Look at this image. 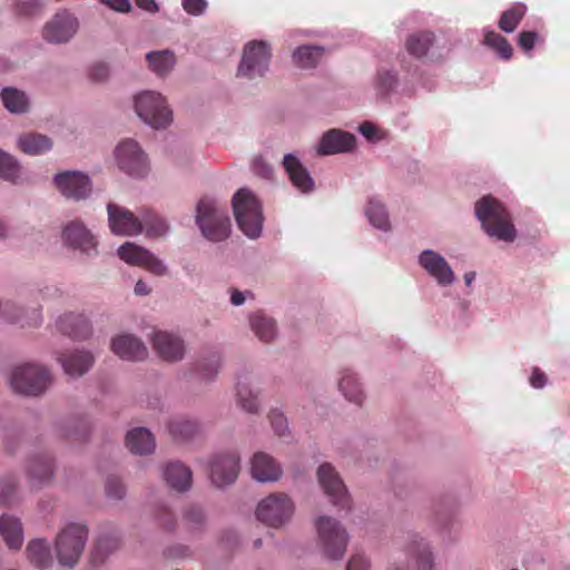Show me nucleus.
I'll list each match as a JSON object with an SVG mask.
<instances>
[{
    "instance_id": "nucleus-4",
    "label": "nucleus",
    "mask_w": 570,
    "mask_h": 570,
    "mask_svg": "<svg viewBox=\"0 0 570 570\" xmlns=\"http://www.w3.org/2000/svg\"><path fill=\"white\" fill-rule=\"evenodd\" d=\"M196 225L209 242L225 240L230 234V219L226 209L214 198H202L196 207Z\"/></svg>"
},
{
    "instance_id": "nucleus-16",
    "label": "nucleus",
    "mask_w": 570,
    "mask_h": 570,
    "mask_svg": "<svg viewBox=\"0 0 570 570\" xmlns=\"http://www.w3.org/2000/svg\"><path fill=\"white\" fill-rule=\"evenodd\" d=\"M108 225L114 235L137 236L142 233L141 212L135 215L124 206L107 204Z\"/></svg>"
},
{
    "instance_id": "nucleus-44",
    "label": "nucleus",
    "mask_w": 570,
    "mask_h": 570,
    "mask_svg": "<svg viewBox=\"0 0 570 570\" xmlns=\"http://www.w3.org/2000/svg\"><path fill=\"white\" fill-rule=\"evenodd\" d=\"M142 232L148 237H164L169 232L167 220L151 210H141Z\"/></svg>"
},
{
    "instance_id": "nucleus-39",
    "label": "nucleus",
    "mask_w": 570,
    "mask_h": 570,
    "mask_svg": "<svg viewBox=\"0 0 570 570\" xmlns=\"http://www.w3.org/2000/svg\"><path fill=\"white\" fill-rule=\"evenodd\" d=\"M364 214L372 227L385 233L392 229L389 212L377 197L368 198Z\"/></svg>"
},
{
    "instance_id": "nucleus-18",
    "label": "nucleus",
    "mask_w": 570,
    "mask_h": 570,
    "mask_svg": "<svg viewBox=\"0 0 570 570\" xmlns=\"http://www.w3.org/2000/svg\"><path fill=\"white\" fill-rule=\"evenodd\" d=\"M77 18L67 10L58 11L42 29V37L49 43H66L78 30Z\"/></svg>"
},
{
    "instance_id": "nucleus-50",
    "label": "nucleus",
    "mask_w": 570,
    "mask_h": 570,
    "mask_svg": "<svg viewBox=\"0 0 570 570\" xmlns=\"http://www.w3.org/2000/svg\"><path fill=\"white\" fill-rule=\"evenodd\" d=\"M13 11L19 17H33L40 13L43 9L41 0H14Z\"/></svg>"
},
{
    "instance_id": "nucleus-41",
    "label": "nucleus",
    "mask_w": 570,
    "mask_h": 570,
    "mask_svg": "<svg viewBox=\"0 0 570 570\" xmlns=\"http://www.w3.org/2000/svg\"><path fill=\"white\" fill-rule=\"evenodd\" d=\"M26 554L30 563L40 569L49 568L53 562L49 544L45 539L37 538L29 541Z\"/></svg>"
},
{
    "instance_id": "nucleus-5",
    "label": "nucleus",
    "mask_w": 570,
    "mask_h": 570,
    "mask_svg": "<svg viewBox=\"0 0 570 570\" xmlns=\"http://www.w3.org/2000/svg\"><path fill=\"white\" fill-rule=\"evenodd\" d=\"M238 228L250 239L262 235L264 216L262 204L248 188L238 189L232 199Z\"/></svg>"
},
{
    "instance_id": "nucleus-53",
    "label": "nucleus",
    "mask_w": 570,
    "mask_h": 570,
    "mask_svg": "<svg viewBox=\"0 0 570 570\" xmlns=\"http://www.w3.org/2000/svg\"><path fill=\"white\" fill-rule=\"evenodd\" d=\"M106 494L109 499L121 500L126 495V488L117 476H109L106 481Z\"/></svg>"
},
{
    "instance_id": "nucleus-48",
    "label": "nucleus",
    "mask_w": 570,
    "mask_h": 570,
    "mask_svg": "<svg viewBox=\"0 0 570 570\" xmlns=\"http://www.w3.org/2000/svg\"><path fill=\"white\" fill-rule=\"evenodd\" d=\"M21 176V166L16 157L0 149V179L17 183Z\"/></svg>"
},
{
    "instance_id": "nucleus-31",
    "label": "nucleus",
    "mask_w": 570,
    "mask_h": 570,
    "mask_svg": "<svg viewBox=\"0 0 570 570\" xmlns=\"http://www.w3.org/2000/svg\"><path fill=\"white\" fill-rule=\"evenodd\" d=\"M0 98L6 110L12 115H26L31 110L32 102L29 94L17 87H3Z\"/></svg>"
},
{
    "instance_id": "nucleus-8",
    "label": "nucleus",
    "mask_w": 570,
    "mask_h": 570,
    "mask_svg": "<svg viewBox=\"0 0 570 570\" xmlns=\"http://www.w3.org/2000/svg\"><path fill=\"white\" fill-rule=\"evenodd\" d=\"M137 116L155 129H165L173 122V111L167 99L155 90H144L134 96Z\"/></svg>"
},
{
    "instance_id": "nucleus-46",
    "label": "nucleus",
    "mask_w": 570,
    "mask_h": 570,
    "mask_svg": "<svg viewBox=\"0 0 570 570\" xmlns=\"http://www.w3.org/2000/svg\"><path fill=\"white\" fill-rule=\"evenodd\" d=\"M525 12L527 6L524 3H514L511 8L502 12L498 22L499 28L507 33L513 32L524 17Z\"/></svg>"
},
{
    "instance_id": "nucleus-25",
    "label": "nucleus",
    "mask_w": 570,
    "mask_h": 570,
    "mask_svg": "<svg viewBox=\"0 0 570 570\" xmlns=\"http://www.w3.org/2000/svg\"><path fill=\"white\" fill-rule=\"evenodd\" d=\"M250 474L259 483H275L283 475V466L274 456L259 451L252 456Z\"/></svg>"
},
{
    "instance_id": "nucleus-52",
    "label": "nucleus",
    "mask_w": 570,
    "mask_h": 570,
    "mask_svg": "<svg viewBox=\"0 0 570 570\" xmlns=\"http://www.w3.org/2000/svg\"><path fill=\"white\" fill-rule=\"evenodd\" d=\"M268 419L274 433L279 438L289 435L288 422L284 413L279 409H272Z\"/></svg>"
},
{
    "instance_id": "nucleus-59",
    "label": "nucleus",
    "mask_w": 570,
    "mask_h": 570,
    "mask_svg": "<svg viewBox=\"0 0 570 570\" xmlns=\"http://www.w3.org/2000/svg\"><path fill=\"white\" fill-rule=\"evenodd\" d=\"M346 570H370V560L364 554L356 553L348 560Z\"/></svg>"
},
{
    "instance_id": "nucleus-30",
    "label": "nucleus",
    "mask_w": 570,
    "mask_h": 570,
    "mask_svg": "<svg viewBox=\"0 0 570 570\" xmlns=\"http://www.w3.org/2000/svg\"><path fill=\"white\" fill-rule=\"evenodd\" d=\"M163 478L177 492H186L191 488V470L181 462L167 463L163 469Z\"/></svg>"
},
{
    "instance_id": "nucleus-40",
    "label": "nucleus",
    "mask_w": 570,
    "mask_h": 570,
    "mask_svg": "<svg viewBox=\"0 0 570 570\" xmlns=\"http://www.w3.org/2000/svg\"><path fill=\"white\" fill-rule=\"evenodd\" d=\"M167 429L176 441H189L202 432L199 422L188 417H175L170 420Z\"/></svg>"
},
{
    "instance_id": "nucleus-36",
    "label": "nucleus",
    "mask_w": 570,
    "mask_h": 570,
    "mask_svg": "<svg viewBox=\"0 0 570 570\" xmlns=\"http://www.w3.org/2000/svg\"><path fill=\"white\" fill-rule=\"evenodd\" d=\"M27 473L32 485L49 481L53 474L52 459L47 454H38L29 459Z\"/></svg>"
},
{
    "instance_id": "nucleus-47",
    "label": "nucleus",
    "mask_w": 570,
    "mask_h": 570,
    "mask_svg": "<svg viewBox=\"0 0 570 570\" xmlns=\"http://www.w3.org/2000/svg\"><path fill=\"white\" fill-rule=\"evenodd\" d=\"M483 43L492 48L503 60H509L512 57L513 49L510 42L494 30L484 29Z\"/></svg>"
},
{
    "instance_id": "nucleus-37",
    "label": "nucleus",
    "mask_w": 570,
    "mask_h": 570,
    "mask_svg": "<svg viewBox=\"0 0 570 570\" xmlns=\"http://www.w3.org/2000/svg\"><path fill=\"white\" fill-rule=\"evenodd\" d=\"M0 318L9 323L21 322L22 326L28 327H39L43 322V316L40 307L35 308L31 312L30 316L22 320L18 306L10 301H0Z\"/></svg>"
},
{
    "instance_id": "nucleus-54",
    "label": "nucleus",
    "mask_w": 570,
    "mask_h": 570,
    "mask_svg": "<svg viewBox=\"0 0 570 570\" xmlns=\"http://www.w3.org/2000/svg\"><path fill=\"white\" fill-rule=\"evenodd\" d=\"M542 39L534 31H522L518 38V46L523 50V52L531 57V51L535 43L541 42Z\"/></svg>"
},
{
    "instance_id": "nucleus-2",
    "label": "nucleus",
    "mask_w": 570,
    "mask_h": 570,
    "mask_svg": "<svg viewBox=\"0 0 570 570\" xmlns=\"http://www.w3.org/2000/svg\"><path fill=\"white\" fill-rule=\"evenodd\" d=\"M316 546L321 554L331 561L344 558L350 542L346 528L335 518L318 515L314 520Z\"/></svg>"
},
{
    "instance_id": "nucleus-13",
    "label": "nucleus",
    "mask_w": 570,
    "mask_h": 570,
    "mask_svg": "<svg viewBox=\"0 0 570 570\" xmlns=\"http://www.w3.org/2000/svg\"><path fill=\"white\" fill-rule=\"evenodd\" d=\"M400 546L414 570H434L435 556L431 542L416 531H406L400 538Z\"/></svg>"
},
{
    "instance_id": "nucleus-58",
    "label": "nucleus",
    "mask_w": 570,
    "mask_h": 570,
    "mask_svg": "<svg viewBox=\"0 0 570 570\" xmlns=\"http://www.w3.org/2000/svg\"><path fill=\"white\" fill-rule=\"evenodd\" d=\"M164 554L168 559H183L189 556V548L184 544H173L165 549Z\"/></svg>"
},
{
    "instance_id": "nucleus-11",
    "label": "nucleus",
    "mask_w": 570,
    "mask_h": 570,
    "mask_svg": "<svg viewBox=\"0 0 570 570\" xmlns=\"http://www.w3.org/2000/svg\"><path fill=\"white\" fill-rule=\"evenodd\" d=\"M117 167L134 178H144L149 173V160L139 144L127 138L121 140L114 151Z\"/></svg>"
},
{
    "instance_id": "nucleus-20",
    "label": "nucleus",
    "mask_w": 570,
    "mask_h": 570,
    "mask_svg": "<svg viewBox=\"0 0 570 570\" xmlns=\"http://www.w3.org/2000/svg\"><path fill=\"white\" fill-rule=\"evenodd\" d=\"M357 147L356 136L338 128L326 130L320 138L316 153L321 156L353 153Z\"/></svg>"
},
{
    "instance_id": "nucleus-62",
    "label": "nucleus",
    "mask_w": 570,
    "mask_h": 570,
    "mask_svg": "<svg viewBox=\"0 0 570 570\" xmlns=\"http://www.w3.org/2000/svg\"><path fill=\"white\" fill-rule=\"evenodd\" d=\"M358 132L367 140L377 138V127L371 121H364L358 126Z\"/></svg>"
},
{
    "instance_id": "nucleus-45",
    "label": "nucleus",
    "mask_w": 570,
    "mask_h": 570,
    "mask_svg": "<svg viewBox=\"0 0 570 570\" xmlns=\"http://www.w3.org/2000/svg\"><path fill=\"white\" fill-rule=\"evenodd\" d=\"M21 501L18 480L14 475H4L0 479V504L12 507Z\"/></svg>"
},
{
    "instance_id": "nucleus-64",
    "label": "nucleus",
    "mask_w": 570,
    "mask_h": 570,
    "mask_svg": "<svg viewBox=\"0 0 570 570\" xmlns=\"http://www.w3.org/2000/svg\"><path fill=\"white\" fill-rule=\"evenodd\" d=\"M109 8L118 11V12H129L131 9V3L129 0H101Z\"/></svg>"
},
{
    "instance_id": "nucleus-21",
    "label": "nucleus",
    "mask_w": 570,
    "mask_h": 570,
    "mask_svg": "<svg viewBox=\"0 0 570 570\" xmlns=\"http://www.w3.org/2000/svg\"><path fill=\"white\" fill-rule=\"evenodd\" d=\"M150 342L156 354L164 361L176 363L184 358L186 347L183 338L167 331H154Z\"/></svg>"
},
{
    "instance_id": "nucleus-19",
    "label": "nucleus",
    "mask_w": 570,
    "mask_h": 570,
    "mask_svg": "<svg viewBox=\"0 0 570 570\" xmlns=\"http://www.w3.org/2000/svg\"><path fill=\"white\" fill-rule=\"evenodd\" d=\"M62 240L67 246L78 249L88 257L98 254L96 237L79 219L71 220L63 227Z\"/></svg>"
},
{
    "instance_id": "nucleus-26",
    "label": "nucleus",
    "mask_w": 570,
    "mask_h": 570,
    "mask_svg": "<svg viewBox=\"0 0 570 570\" xmlns=\"http://www.w3.org/2000/svg\"><path fill=\"white\" fill-rule=\"evenodd\" d=\"M235 402L237 407L248 414H259V390H255L252 385L249 374L242 373L237 375L235 385Z\"/></svg>"
},
{
    "instance_id": "nucleus-6",
    "label": "nucleus",
    "mask_w": 570,
    "mask_h": 570,
    "mask_svg": "<svg viewBox=\"0 0 570 570\" xmlns=\"http://www.w3.org/2000/svg\"><path fill=\"white\" fill-rule=\"evenodd\" d=\"M419 76L416 69L406 70V76L400 79L399 73L393 68H379L373 77L372 86L375 96L382 100L392 98L413 97L416 92V81Z\"/></svg>"
},
{
    "instance_id": "nucleus-1",
    "label": "nucleus",
    "mask_w": 570,
    "mask_h": 570,
    "mask_svg": "<svg viewBox=\"0 0 570 570\" xmlns=\"http://www.w3.org/2000/svg\"><path fill=\"white\" fill-rule=\"evenodd\" d=\"M474 213L482 230L490 238L503 243H513L517 239L518 230L512 215L495 197L491 195L481 197L475 202Z\"/></svg>"
},
{
    "instance_id": "nucleus-27",
    "label": "nucleus",
    "mask_w": 570,
    "mask_h": 570,
    "mask_svg": "<svg viewBox=\"0 0 570 570\" xmlns=\"http://www.w3.org/2000/svg\"><path fill=\"white\" fill-rule=\"evenodd\" d=\"M112 352L125 361H144L148 356V350L144 342L131 334H120L111 340Z\"/></svg>"
},
{
    "instance_id": "nucleus-49",
    "label": "nucleus",
    "mask_w": 570,
    "mask_h": 570,
    "mask_svg": "<svg viewBox=\"0 0 570 570\" xmlns=\"http://www.w3.org/2000/svg\"><path fill=\"white\" fill-rule=\"evenodd\" d=\"M222 355L219 353H212L204 357L197 365V371L202 380L214 381L222 367Z\"/></svg>"
},
{
    "instance_id": "nucleus-61",
    "label": "nucleus",
    "mask_w": 570,
    "mask_h": 570,
    "mask_svg": "<svg viewBox=\"0 0 570 570\" xmlns=\"http://www.w3.org/2000/svg\"><path fill=\"white\" fill-rule=\"evenodd\" d=\"M157 519L163 528L166 530H174L176 527L175 518L173 517L171 512L167 509H161L160 512L157 514Z\"/></svg>"
},
{
    "instance_id": "nucleus-22",
    "label": "nucleus",
    "mask_w": 570,
    "mask_h": 570,
    "mask_svg": "<svg viewBox=\"0 0 570 570\" xmlns=\"http://www.w3.org/2000/svg\"><path fill=\"white\" fill-rule=\"evenodd\" d=\"M240 456L237 452L215 455L210 462V479L219 488L235 482L239 473Z\"/></svg>"
},
{
    "instance_id": "nucleus-23",
    "label": "nucleus",
    "mask_w": 570,
    "mask_h": 570,
    "mask_svg": "<svg viewBox=\"0 0 570 570\" xmlns=\"http://www.w3.org/2000/svg\"><path fill=\"white\" fill-rule=\"evenodd\" d=\"M58 363L66 375L78 379L88 373L95 364L94 354L85 348H73L57 353Z\"/></svg>"
},
{
    "instance_id": "nucleus-34",
    "label": "nucleus",
    "mask_w": 570,
    "mask_h": 570,
    "mask_svg": "<svg viewBox=\"0 0 570 570\" xmlns=\"http://www.w3.org/2000/svg\"><path fill=\"white\" fill-rule=\"evenodd\" d=\"M0 535L10 550H20L24 541L20 519L7 513L0 515Z\"/></svg>"
},
{
    "instance_id": "nucleus-35",
    "label": "nucleus",
    "mask_w": 570,
    "mask_h": 570,
    "mask_svg": "<svg viewBox=\"0 0 570 570\" xmlns=\"http://www.w3.org/2000/svg\"><path fill=\"white\" fill-rule=\"evenodd\" d=\"M126 445L137 455H148L154 452L156 441L154 434L146 428H135L126 435Z\"/></svg>"
},
{
    "instance_id": "nucleus-51",
    "label": "nucleus",
    "mask_w": 570,
    "mask_h": 570,
    "mask_svg": "<svg viewBox=\"0 0 570 570\" xmlns=\"http://www.w3.org/2000/svg\"><path fill=\"white\" fill-rule=\"evenodd\" d=\"M205 519V513L198 505H190L184 512V521L190 531L200 530Z\"/></svg>"
},
{
    "instance_id": "nucleus-24",
    "label": "nucleus",
    "mask_w": 570,
    "mask_h": 570,
    "mask_svg": "<svg viewBox=\"0 0 570 570\" xmlns=\"http://www.w3.org/2000/svg\"><path fill=\"white\" fill-rule=\"evenodd\" d=\"M336 387L350 403L362 406L366 393L358 373L351 367H342L336 373Z\"/></svg>"
},
{
    "instance_id": "nucleus-63",
    "label": "nucleus",
    "mask_w": 570,
    "mask_h": 570,
    "mask_svg": "<svg viewBox=\"0 0 570 570\" xmlns=\"http://www.w3.org/2000/svg\"><path fill=\"white\" fill-rule=\"evenodd\" d=\"M386 570H411L410 560L406 558L391 557Z\"/></svg>"
},
{
    "instance_id": "nucleus-10",
    "label": "nucleus",
    "mask_w": 570,
    "mask_h": 570,
    "mask_svg": "<svg viewBox=\"0 0 570 570\" xmlns=\"http://www.w3.org/2000/svg\"><path fill=\"white\" fill-rule=\"evenodd\" d=\"M295 512L292 498L282 492L269 494L261 500L256 508V518L271 528H282L288 523Z\"/></svg>"
},
{
    "instance_id": "nucleus-14",
    "label": "nucleus",
    "mask_w": 570,
    "mask_h": 570,
    "mask_svg": "<svg viewBox=\"0 0 570 570\" xmlns=\"http://www.w3.org/2000/svg\"><path fill=\"white\" fill-rule=\"evenodd\" d=\"M57 190L66 199L73 202L87 200L92 196L94 184L88 174L80 170H66L52 178Z\"/></svg>"
},
{
    "instance_id": "nucleus-60",
    "label": "nucleus",
    "mask_w": 570,
    "mask_h": 570,
    "mask_svg": "<svg viewBox=\"0 0 570 570\" xmlns=\"http://www.w3.org/2000/svg\"><path fill=\"white\" fill-rule=\"evenodd\" d=\"M529 384L537 390L543 389L548 384V377L539 367H533L529 376Z\"/></svg>"
},
{
    "instance_id": "nucleus-33",
    "label": "nucleus",
    "mask_w": 570,
    "mask_h": 570,
    "mask_svg": "<svg viewBox=\"0 0 570 570\" xmlns=\"http://www.w3.org/2000/svg\"><path fill=\"white\" fill-rule=\"evenodd\" d=\"M17 147L26 155L38 156L49 153L53 147V142L45 134L27 131L18 136Z\"/></svg>"
},
{
    "instance_id": "nucleus-42",
    "label": "nucleus",
    "mask_w": 570,
    "mask_h": 570,
    "mask_svg": "<svg viewBox=\"0 0 570 570\" xmlns=\"http://www.w3.org/2000/svg\"><path fill=\"white\" fill-rule=\"evenodd\" d=\"M324 48L321 46L302 45L292 53L293 62L302 69H313L322 60Z\"/></svg>"
},
{
    "instance_id": "nucleus-3",
    "label": "nucleus",
    "mask_w": 570,
    "mask_h": 570,
    "mask_svg": "<svg viewBox=\"0 0 570 570\" xmlns=\"http://www.w3.org/2000/svg\"><path fill=\"white\" fill-rule=\"evenodd\" d=\"M8 382L14 393L36 397L50 387L52 376L46 366L26 362L12 367Z\"/></svg>"
},
{
    "instance_id": "nucleus-28",
    "label": "nucleus",
    "mask_w": 570,
    "mask_h": 570,
    "mask_svg": "<svg viewBox=\"0 0 570 570\" xmlns=\"http://www.w3.org/2000/svg\"><path fill=\"white\" fill-rule=\"evenodd\" d=\"M283 166L292 181L293 186L303 194H309L315 188L314 179L309 171L303 166L301 160L294 154H285Z\"/></svg>"
},
{
    "instance_id": "nucleus-43",
    "label": "nucleus",
    "mask_w": 570,
    "mask_h": 570,
    "mask_svg": "<svg viewBox=\"0 0 570 570\" xmlns=\"http://www.w3.org/2000/svg\"><path fill=\"white\" fill-rule=\"evenodd\" d=\"M434 42V33L428 30L411 33L406 41L407 52L416 58L424 57Z\"/></svg>"
},
{
    "instance_id": "nucleus-57",
    "label": "nucleus",
    "mask_w": 570,
    "mask_h": 570,
    "mask_svg": "<svg viewBox=\"0 0 570 570\" xmlns=\"http://www.w3.org/2000/svg\"><path fill=\"white\" fill-rule=\"evenodd\" d=\"M110 76V67L105 62H97L90 69V77L96 81H105Z\"/></svg>"
},
{
    "instance_id": "nucleus-9",
    "label": "nucleus",
    "mask_w": 570,
    "mask_h": 570,
    "mask_svg": "<svg viewBox=\"0 0 570 570\" xmlns=\"http://www.w3.org/2000/svg\"><path fill=\"white\" fill-rule=\"evenodd\" d=\"M271 58L272 49L266 41H249L244 47L237 76L248 80L265 77L269 70Z\"/></svg>"
},
{
    "instance_id": "nucleus-32",
    "label": "nucleus",
    "mask_w": 570,
    "mask_h": 570,
    "mask_svg": "<svg viewBox=\"0 0 570 570\" xmlns=\"http://www.w3.org/2000/svg\"><path fill=\"white\" fill-rule=\"evenodd\" d=\"M249 327L263 343H272L278 336V327L274 317L262 311L254 312L248 317Z\"/></svg>"
},
{
    "instance_id": "nucleus-56",
    "label": "nucleus",
    "mask_w": 570,
    "mask_h": 570,
    "mask_svg": "<svg viewBox=\"0 0 570 570\" xmlns=\"http://www.w3.org/2000/svg\"><path fill=\"white\" fill-rule=\"evenodd\" d=\"M181 6L188 14L199 17L205 13L208 4L206 0H181Z\"/></svg>"
},
{
    "instance_id": "nucleus-29",
    "label": "nucleus",
    "mask_w": 570,
    "mask_h": 570,
    "mask_svg": "<svg viewBox=\"0 0 570 570\" xmlns=\"http://www.w3.org/2000/svg\"><path fill=\"white\" fill-rule=\"evenodd\" d=\"M55 326L58 332L73 340H86L91 333L88 320L80 314L65 313L57 317Z\"/></svg>"
},
{
    "instance_id": "nucleus-7",
    "label": "nucleus",
    "mask_w": 570,
    "mask_h": 570,
    "mask_svg": "<svg viewBox=\"0 0 570 570\" xmlns=\"http://www.w3.org/2000/svg\"><path fill=\"white\" fill-rule=\"evenodd\" d=\"M88 528L80 522L67 523L55 539V551L61 567L73 568L85 550Z\"/></svg>"
},
{
    "instance_id": "nucleus-12",
    "label": "nucleus",
    "mask_w": 570,
    "mask_h": 570,
    "mask_svg": "<svg viewBox=\"0 0 570 570\" xmlns=\"http://www.w3.org/2000/svg\"><path fill=\"white\" fill-rule=\"evenodd\" d=\"M416 264L439 287H451L458 282L451 264L435 249L425 248L421 250L416 256Z\"/></svg>"
},
{
    "instance_id": "nucleus-55",
    "label": "nucleus",
    "mask_w": 570,
    "mask_h": 570,
    "mask_svg": "<svg viewBox=\"0 0 570 570\" xmlns=\"http://www.w3.org/2000/svg\"><path fill=\"white\" fill-rule=\"evenodd\" d=\"M250 167L256 176H259L264 179L273 178V167L265 160L262 155H257L253 158Z\"/></svg>"
},
{
    "instance_id": "nucleus-38",
    "label": "nucleus",
    "mask_w": 570,
    "mask_h": 570,
    "mask_svg": "<svg viewBox=\"0 0 570 570\" xmlns=\"http://www.w3.org/2000/svg\"><path fill=\"white\" fill-rule=\"evenodd\" d=\"M148 69L159 78L167 77L176 66V56L169 49L146 53Z\"/></svg>"
},
{
    "instance_id": "nucleus-15",
    "label": "nucleus",
    "mask_w": 570,
    "mask_h": 570,
    "mask_svg": "<svg viewBox=\"0 0 570 570\" xmlns=\"http://www.w3.org/2000/svg\"><path fill=\"white\" fill-rule=\"evenodd\" d=\"M316 474L317 481L330 502L338 510H351V497L333 465L330 463L321 464Z\"/></svg>"
},
{
    "instance_id": "nucleus-17",
    "label": "nucleus",
    "mask_w": 570,
    "mask_h": 570,
    "mask_svg": "<svg viewBox=\"0 0 570 570\" xmlns=\"http://www.w3.org/2000/svg\"><path fill=\"white\" fill-rule=\"evenodd\" d=\"M118 256L127 264L146 268L154 275L164 276L167 274V265L145 247L127 242L121 245Z\"/></svg>"
}]
</instances>
